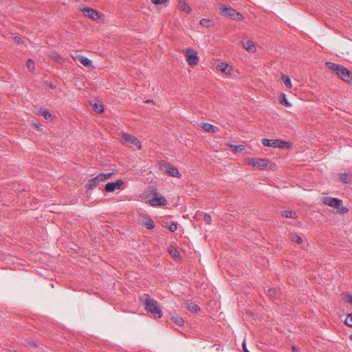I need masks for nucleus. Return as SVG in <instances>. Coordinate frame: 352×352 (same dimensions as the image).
Wrapping results in <instances>:
<instances>
[{
  "mask_svg": "<svg viewBox=\"0 0 352 352\" xmlns=\"http://www.w3.org/2000/svg\"><path fill=\"white\" fill-rule=\"evenodd\" d=\"M146 297L142 298L141 301L146 311L153 318H160L163 314L158 302L151 299L148 294H145Z\"/></svg>",
  "mask_w": 352,
  "mask_h": 352,
  "instance_id": "f257e3e1",
  "label": "nucleus"
},
{
  "mask_svg": "<svg viewBox=\"0 0 352 352\" xmlns=\"http://www.w3.org/2000/svg\"><path fill=\"white\" fill-rule=\"evenodd\" d=\"M331 71L335 72L336 76L347 83H352V72L343 66L331 63Z\"/></svg>",
  "mask_w": 352,
  "mask_h": 352,
  "instance_id": "f03ea898",
  "label": "nucleus"
},
{
  "mask_svg": "<svg viewBox=\"0 0 352 352\" xmlns=\"http://www.w3.org/2000/svg\"><path fill=\"white\" fill-rule=\"evenodd\" d=\"M262 144L265 146H270L273 148H289L292 145L291 142L284 141L279 139H266L263 138Z\"/></svg>",
  "mask_w": 352,
  "mask_h": 352,
  "instance_id": "7ed1b4c3",
  "label": "nucleus"
},
{
  "mask_svg": "<svg viewBox=\"0 0 352 352\" xmlns=\"http://www.w3.org/2000/svg\"><path fill=\"white\" fill-rule=\"evenodd\" d=\"M159 168L162 172L168 174L170 176L179 178L181 174L178 169L169 162L165 161H160L159 162Z\"/></svg>",
  "mask_w": 352,
  "mask_h": 352,
  "instance_id": "20e7f679",
  "label": "nucleus"
},
{
  "mask_svg": "<svg viewBox=\"0 0 352 352\" xmlns=\"http://www.w3.org/2000/svg\"><path fill=\"white\" fill-rule=\"evenodd\" d=\"M121 142L127 146H130L131 145H133L138 149L141 148V143L133 135L129 134L127 133H122L120 137Z\"/></svg>",
  "mask_w": 352,
  "mask_h": 352,
  "instance_id": "39448f33",
  "label": "nucleus"
},
{
  "mask_svg": "<svg viewBox=\"0 0 352 352\" xmlns=\"http://www.w3.org/2000/svg\"><path fill=\"white\" fill-rule=\"evenodd\" d=\"M219 12L221 15L232 19L241 20L242 19L240 13L230 6H221L219 7Z\"/></svg>",
  "mask_w": 352,
  "mask_h": 352,
  "instance_id": "423d86ee",
  "label": "nucleus"
},
{
  "mask_svg": "<svg viewBox=\"0 0 352 352\" xmlns=\"http://www.w3.org/2000/svg\"><path fill=\"white\" fill-rule=\"evenodd\" d=\"M246 163L258 170H265L268 168L269 162L266 159L249 157L246 159Z\"/></svg>",
  "mask_w": 352,
  "mask_h": 352,
  "instance_id": "0eeeda50",
  "label": "nucleus"
},
{
  "mask_svg": "<svg viewBox=\"0 0 352 352\" xmlns=\"http://www.w3.org/2000/svg\"><path fill=\"white\" fill-rule=\"evenodd\" d=\"M186 60L188 64L194 67L198 64L199 57L197 52L192 47H188L185 52Z\"/></svg>",
  "mask_w": 352,
  "mask_h": 352,
  "instance_id": "6e6552de",
  "label": "nucleus"
},
{
  "mask_svg": "<svg viewBox=\"0 0 352 352\" xmlns=\"http://www.w3.org/2000/svg\"><path fill=\"white\" fill-rule=\"evenodd\" d=\"M152 206H164L167 204L166 199L159 193H155L154 197L149 200Z\"/></svg>",
  "mask_w": 352,
  "mask_h": 352,
  "instance_id": "1a4fd4ad",
  "label": "nucleus"
},
{
  "mask_svg": "<svg viewBox=\"0 0 352 352\" xmlns=\"http://www.w3.org/2000/svg\"><path fill=\"white\" fill-rule=\"evenodd\" d=\"M331 208L337 209V212L339 214H344L349 211L346 206H342V201L337 198L331 197Z\"/></svg>",
  "mask_w": 352,
  "mask_h": 352,
  "instance_id": "9d476101",
  "label": "nucleus"
},
{
  "mask_svg": "<svg viewBox=\"0 0 352 352\" xmlns=\"http://www.w3.org/2000/svg\"><path fill=\"white\" fill-rule=\"evenodd\" d=\"M81 11L85 16L89 17L93 20L99 19L101 16L100 12L87 6L82 8Z\"/></svg>",
  "mask_w": 352,
  "mask_h": 352,
  "instance_id": "9b49d317",
  "label": "nucleus"
},
{
  "mask_svg": "<svg viewBox=\"0 0 352 352\" xmlns=\"http://www.w3.org/2000/svg\"><path fill=\"white\" fill-rule=\"evenodd\" d=\"M74 60L76 62H79L83 66L88 68H94V67L92 65V61L89 58L82 56V55L77 54L75 56H73Z\"/></svg>",
  "mask_w": 352,
  "mask_h": 352,
  "instance_id": "f8f14e48",
  "label": "nucleus"
},
{
  "mask_svg": "<svg viewBox=\"0 0 352 352\" xmlns=\"http://www.w3.org/2000/svg\"><path fill=\"white\" fill-rule=\"evenodd\" d=\"M123 182L121 179H118L115 182H109L105 185L104 189L108 192H113L116 189H120L122 185Z\"/></svg>",
  "mask_w": 352,
  "mask_h": 352,
  "instance_id": "ddd939ff",
  "label": "nucleus"
},
{
  "mask_svg": "<svg viewBox=\"0 0 352 352\" xmlns=\"http://www.w3.org/2000/svg\"><path fill=\"white\" fill-rule=\"evenodd\" d=\"M242 46L249 52L253 53L256 52V47L254 42L250 39H243L241 41Z\"/></svg>",
  "mask_w": 352,
  "mask_h": 352,
  "instance_id": "4468645a",
  "label": "nucleus"
},
{
  "mask_svg": "<svg viewBox=\"0 0 352 352\" xmlns=\"http://www.w3.org/2000/svg\"><path fill=\"white\" fill-rule=\"evenodd\" d=\"M338 180L344 184H352V173L350 172L338 175Z\"/></svg>",
  "mask_w": 352,
  "mask_h": 352,
  "instance_id": "2eb2a0df",
  "label": "nucleus"
},
{
  "mask_svg": "<svg viewBox=\"0 0 352 352\" xmlns=\"http://www.w3.org/2000/svg\"><path fill=\"white\" fill-rule=\"evenodd\" d=\"M201 126L202 129H204L206 131L209 133H216L219 131L217 126L208 122L201 123Z\"/></svg>",
  "mask_w": 352,
  "mask_h": 352,
  "instance_id": "dca6fc26",
  "label": "nucleus"
},
{
  "mask_svg": "<svg viewBox=\"0 0 352 352\" xmlns=\"http://www.w3.org/2000/svg\"><path fill=\"white\" fill-rule=\"evenodd\" d=\"M114 173H100L96 177V179L100 182H104L109 179Z\"/></svg>",
  "mask_w": 352,
  "mask_h": 352,
  "instance_id": "f3484780",
  "label": "nucleus"
},
{
  "mask_svg": "<svg viewBox=\"0 0 352 352\" xmlns=\"http://www.w3.org/2000/svg\"><path fill=\"white\" fill-rule=\"evenodd\" d=\"M98 185V182L96 179V177L90 179L86 184L85 188L87 190H92L96 188Z\"/></svg>",
  "mask_w": 352,
  "mask_h": 352,
  "instance_id": "a211bd4d",
  "label": "nucleus"
},
{
  "mask_svg": "<svg viewBox=\"0 0 352 352\" xmlns=\"http://www.w3.org/2000/svg\"><path fill=\"white\" fill-rule=\"evenodd\" d=\"M282 215L285 218L297 219L298 216L293 210H285L281 212Z\"/></svg>",
  "mask_w": 352,
  "mask_h": 352,
  "instance_id": "6ab92c4d",
  "label": "nucleus"
},
{
  "mask_svg": "<svg viewBox=\"0 0 352 352\" xmlns=\"http://www.w3.org/2000/svg\"><path fill=\"white\" fill-rule=\"evenodd\" d=\"M170 320L173 323L180 327L183 326L184 324L183 318L178 315L173 316Z\"/></svg>",
  "mask_w": 352,
  "mask_h": 352,
  "instance_id": "aec40b11",
  "label": "nucleus"
},
{
  "mask_svg": "<svg viewBox=\"0 0 352 352\" xmlns=\"http://www.w3.org/2000/svg\"><path fill=\"white\" fill-rule=\"evenodd\" d=\"M187 308L192 313H197L199 310V307L195 302H192L188 303Z\"/></svg>",
  "mask_w": 352,
  "mask_h": 352,
  "instance_id": "412c9836",
  "label": "nucleus"
},
{
  "mask_svg": "<svg viewBox=\"0 0 352 352\" xmlns=\"http://www.w3.org/2000/svg\"><path fill=\"white\" fill-rule=\"evenodd\" d=\"M281 79H282V81L284 83V85L287 87V88H291L292 87V82H291V80H290V78L287 76V75H283L281 76Z\"/></svg>",
  "mask_w": 352,
  "mask_h": 352,
  "instance_id": "4be33fe9",
  "label": "nucleus"
},
{
  "mask_svg": "<svg viewBox=\"0 0 352 352\" xmlns=\"http://www.w3.org/2000/svg\"><path fill=\"white\" fill-rule=\"evenodd\" d=\"M342 298L345 302L352 305V294L349 292H344L342 294Z\"/></svg>",
  "mask_w": 352,
  "mask_h": 352,
  "instance_id": "5701e85b",
  "label": "nucleus"
},
{
  "mask_svg": "<svg viewBox=\"0 0 352 352\" xmlns=\"http://www.w3.org/2000/svg\"><path fill=\"white\" fill-rule=\"evenodd\" d=\"M290 239L292 241H294L298 244H300L302 243V239L298 236V234L293 233L290 234Z\"/></svg>",
  "mask_w": 352,
  "mask_h": 352,
  "instance_id": "b1692460",
  "label": "nucleus"
},
{
  "mask_svg": "<svg viewBox=\"0 0 352 352\" xmlns=\"http://www.w3.org/2000/svg\"><path fill=\"white\" fill-rule=\"evenodd\" d=\"M144 226L145 227L148 229V230H151L153 228H154L155 227V223H154V221L153 219H151V218H148L145 222H144Z\"/></svg>",
  "mask_w": 352,
  "mask_h": 352,
  "instance_id": "393cba45",
  "label": "nucleus"
},
{
  "mask_svg": "<svg viewBox=\"0 0 352 352\" xmlns=\"http://www.w3.org/2000/svg\"><path fill=\"white\" fill-rule=\"evenodd\" d=\"M40 115L43 116L45 119H50L52 116V114L47 109L41 108L40 109Z\"/></svg>",
  "mask_w": 352,
  "mask_h": 352,
  "instance_id": "a878e982",
  "label": "nucleus"
},
{
  "mask_svg": "<svg viewBox=\"0 0 352 352\" xmlns=\"http://www.w3.org/2000/svg\"><path fill=\"white\" fill-rule=\"evenodd\" d=\"M199 24L205 28H209L211 26L212 21L209 19H202L199 21Z\"/></svg>",
  "mask_w": 352,
  "mask_h": 352,
  "instance_id": "bb28decb",
  "label": "nucleus"
},
{
  "mask_svg": "<svg viewBox=\"0 0 352 352\" xmlns=\"http://www.w3.org/2000/svg\"><path fill=\"white\" fill-rule=\"evenodd\" d=\"M230 147L235 152H242L245 150V146L243 144H238V145H230Z\"/></svg>",
  "mask_w": 352,
  "mask_h": 352,
  "instance_id": "cd10ccee",
  "label": "nucleus"
},
{
  "mask_svg": "<svg viewBox=\"0 0 352 352\" xmlns=\"http://www.w3.org/2000/svg\"><path fill=\"white\" fill-rule=\"evenodd\" d=\"M219 69L224 72V73H227V72H230V70H231V67L229 66L228 64H224V63H221L219 66Z\"/></svg>",
  "mask_w": 352,
  "mask_h": 352,
  "instance_id": "c85d7f7f",
  "label": "nucleus"
},
{
  "mask_svg": "<svg viewBox=\"0 0 352 352\" xmlns=\"http://www.w3.org/2000/svg\"><path fill=\"white\" fill-rule=\"evenodd\" d=\"M168 252L174 258L180 257V253L179 252V251H177L176 249H174L173 248H169Z\"/></svg>",
  "mask_w": 352,
  "mask_h": 352,
  "instance_id": "c756f323",
  "label": "nucleus"
},
{
  "mask_svg": "<svg viewBox=\"0 0 352 352\" xmlns=\"http://www.w3.org/2000/svg\"><path fill=\"white\" fill-rule=\"evenodd\" d=\"M166 228H167L170 232H174L177 229V224L175 222H170L169 225H166Z\"/></svg>",
  "mask_w": 352,
  "mask_h": 352,
  "instance_id": "7c9ffc66",
  "label": "nucleus"
},
{
  "mask_svg": "<svg viewBox=\"0 0 352 352\" xmlns=\"http://www.w3.org/2000/svg\"><path fill=\"white\" fill-rule=\"evenodd\" d=\"M280 102L282 105L285 107H291L292 104L287 100V99L285 97V95H283V98L280 99Z\"/></svg>",
  "mask_w": 352,
  "mask_h": 352,
  "instance_id": "2f4dec72",
  "label": "nucleus"
},
{
  "mask_svg": "<svg viewBox=\"0 0 352 352\" xmlns=\"http://www.w3.org/2000/svg\"><path fill=\"white\" fill-rule=\"evenodd\" d=\"M344 324L348 327H352V314H349L347 315L346 318L344 320Z\"/></svg>",
  "mask_w": 352,
  "mask_h": 352,
  "instance_id": "473e14b6",
  "label": "nucleus"
},
{
  "mask_svg": "<svg viewBox=\"0 0 352 352\" xmlns=\"http://www.w3.org/2000/svg\"><path fill=\"white\" fill-rule=\"evenodd\" d=\"M267 294L272 298H274L277 294V290L275 288H270L267 290Z\"/></svg>",
  "mask_w": 352,
  "mask_h": 352,
  "instance_id": "72a5a7b5",
  "label": "nucleus"
},
{
  "mask_svg": "<svg viewBox=\"0 0 352 352\" xmlns=\"http://www.w3.org/2000/svg\"><path fill=\"white\" fill-rule=\"evenodd\" d=\"M94 110L97 113H102L104 111L103 107L102 104L95 103L94 105Z\"/></svg>",
  "mask_w": 352,
  "mask_h": 352,
  "instance_id": "f704fd0d",
  "label": "nucleus"
},
{
  "mask_svg": "<svg viewBox=\"0 0 352 352\" xmlns=\"http://www.w3.org/2000/svg\"><path fill=\"white\" fill-rule=\"evenodd\" d=\"M26 67L28 69L32 70L34 69V63L31 59H28L26 62Z\"/></svg>",
  "mask_w": 352,
  "mask_h": 352,
  "instance_id": "c9c22d12",
  "label": "nucleus"
},
{
  "mask_svg": "<svg viewBox=\"0 0 352 352\" xmlns=\"http://www.w3.org/2000/svg\"><path fill=\"white\" fill-rule=\"evenodd\" d=\"M204 220L208 223L210 224L212 221L211 216L208 213H204Z\"/></svg>",
  "mask_w": 352,
  "mask_h": 352,
  "instance_id": "e433bc0d",
  "label": "nucleus"
},
{
  "mask_svg": "<svg viewBox=\"0 0 352 352\" xmlns=\"http://www.w3.org/2000/svg\"><path fill=\"white\" fill-rule=\"evenodd\" d=\"M321 201L327 206H330V197H324L321 199Z\"/></svg>",
  "mask_w": 352,
  "mask_h": 352,
  "instance_id": "4c0bfd02",
  "label": "nucleus"
},
{
  "mask_svg": "<svg viewBox=\"0 0 352 352\" xmlns=\"http://www.w3.org/2000/svg\"><path fill=\"white\" fill-rule=\"evenodd\" d=\"M168 0H151L152 3L156 5L162 4L166 2Z\"/></svg>",
  "mask_w": 352,
  "mask_h": 352,
  "instance_id": "58836bf2",
  "label": "nucleus"
},
{
  "mask_svg": "<svg viewBox=\"0 0 352 352\" xmlns=\"http://www.w3.org/2000/svg\"><path fill=\"white\" fill-rule=\"evenodd\" d=\"M183 10L189 13L191 11V9L188 5H184L183 6Z\"/></svg>",
  "mask_w": 352,
  "mask_h": 352,
  "instance_id": "ea45409f",
  "label": "nucleus"
},
{
  "mask_svg": "<svg viewBox=\"0 0 352 352\" xmlns=\"http://www.w3.org/2000/svg\"><path fill=\"white\" fill-rule=\"evenodd\" d=\"M53 58L58 62L60 61V60L62 59V58L60 57V56L58 54H55L53 55Z\"/></svg>",
  "mask_w": 352,
  "mask_h": 352,
  "instance_id": "a19ab883",
  "label": "nucleus"
},
{
  "mask_svg": "<svg viewBox=\"0 0 352 352\" xmlns=\"http://www.w3.org/2000/svg\"><path fill=\"white\" fill-rule=\"evenodd\" d=\"M242 346H243V349L244 352H250V351L247 349V347H246V344H245V342H243L242 343Z\"/></svg>",
  "mask_w": 352,
  "mask_h": 352,
  "instance_id": "79ce46f5",
  "label": "nucleus"
},
{
  "mask_svg": "<svg viewBox=\"0 0 352 352\" xmlns=\"http://www.w3.org/2000/svg\"><path fill=\"white\" fill-rule=\"evenodd\" d=\"M14 41H15L16 43L19 44V43H21V38L20 37H19V36H16V37L14 38Z\"/></svg>",
  "mask_w": 352,
  "mask_h": 352,
  "instance_id": "37998d69",
  "label": "nucleus"
},
{
  "mask_svg": "<svg viewBox=\"0 0 352 352\" xmlns=\"http://www.w3.org/2000/svg\"><path fill=\"white\" fill-rule=\"evenodd\" d=\"M325 65H326V66H327L328 68H330V66H331L330 61H327V62L325 63Z\"/></svg>",
  "mask_w": 352,
  "mask_h": 352,
  "instance_id": "c03bdc74",
  "label": "nucleus"
},
{
  "mask_svg": "<svg viewBox=\"0 0 352 352\" xmlns=\"http://www.w3.org/2000/svg\"><path fill=\"white\" fill-rule=\"evenodd\" d=\"M292 350H293V351H297L298 349L296 346H292Z\"/></svg>",
  "mask_w": 352,
  "mask_h": 352,
  "instance_id": "a18cd8bd",
  "label": "nucleus"
},
{
  "mask_svg": "<svg viewBox=\"0 0 352 352\" xmlns=\"http://www.w3.org/2000/svg\"><path fill=\"white\" fill-rule=\"evenodd\" d=\"M151 102L150 100H146V102Z\"/></svg>",
  "mask_w": 352,
  "mask_h": 352,
  "instance_id": "49530a36",
  "label": "nucleus"
}]
</instances>
